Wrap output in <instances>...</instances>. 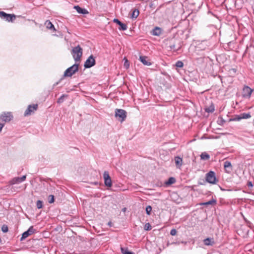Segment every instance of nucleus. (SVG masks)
<instances>
[{"instance_id": "42", "label": "nucleus", "mask_w": 254, "mask_h": 254, "mask_svg": "<svg viewBox=\"0 0 254 254\" xmlns=\"http://www.w3.org/2000/svg\"><path fill=\"white\" fill-rule=\"evenodd\" d=\"M112 222H111V221H110V222H108V225H109V226H110V227H111V226H112Z\"/></svg>"}, {"instance_id": "32", "label": "nucleus", "mask_w": 254, "mask_h": 254, "mask_svg": "<svg viewBox=\"0 0 254 254\" xmlns=\"http://www.w3.org/2000/svg\"><path fill=\"white\" fill-rule=\"evenodd\" d=\"M176 66L178 67H182L184 66V64L182 61H178L176 63Z\"/></svg>"}, {"instance_id": "9", "label": "nucleus", "mask_w": 254, "mask_h": 254, "mask_svg": "<svg viewBox=\"0 0 254 254\" xmlns=\"http://www.w3.org/2000/svg\"><path fill=\"white\" fill-rule=\"evenodd\" d=\"M37 109L38 105L37 104L29 105L24 113V116H27L31 115L32 113H34Z\"/></svg>"}, {"instance_id": "17", "label": "nucleus", "mask_w": 254, "mask_h": 254, "mask_svg": "<svg viewBox=\"0 0 254 254\" xmlns=\"http://www.w3.org/2000/svg\"><path fill=\"white\" fill-rule=\"evenodd\" d=\"M175 162L177 168H180L182 165L183 159L182 158L177 156L175 157Z\"/></svg>"}, {"instance_id": "30", "label": "nucleus", "mask_w": 254, "mask_h": 254, "mask_svg": "<svg viewBox=\"0 0 254 254\" xmlns=\"http://www.w3.org/2000/svg\"><path fill=\"white\" fill-rule=\"evenodd\" d=\"M151 210H152V207L150 205H148L146 206L145 211H146V213L147 215H150Z\"/></svg>"}, {"instance_id": "29", "label": "nucleus", "mask_w": 254, "mask_h": 254, "mask_svg": "<svg viewBox=\"0 0 254 254\" xmlns=\"http://www.w3.org/2000/svg\"><path fill=\"white\" fill-rule=\"evenodd\" d=\"M36 206L37 208L40 209L43 207V202L41 200H38L36 202Z\"/></svg>"}, {"instance_id": "13", "label": "nucleus", "mask_w": 254, "mask_h": 254, "mask_svg": "<svg viewBox=\"0 0 254 254\" xmlns=\"http://www.w3.org/2000/svg\"><path fill=\"white\" fill-rule=\"evenodd\" d=\"M224 167L226 172L227 173H230L232 170L231 163L228 161H226L224 162Z\"/></svg>"}, {"instance_id": "18", "label": "nucleus", "mask_w": 254, "mask_h": 254, "mask_svg": "<svg viewBox=\"0 0 254 254\" xmlns=\"http://www.w3.org/2000/svg\"><path fill=\"white\" fill-rule=\"evenodd\" d=\"M147 57L145 56H140L139 60L142 64L146 65H150L151 63L150 62L147 60Z\"/></svg>"}, {"instance_id": "12", "label": "nucleus", "mask_w": 254, "mask_h": 254, "mask_svg": "<svg viewBox=\"0 0 254 254\" xmlns=\"http://www.w3.org/2000/svg\"><path fill=\"white\" fill-rule=\"evenodd\" d=\"M26 178V175H24L21 177H15L13 178L10 182V185H14L20 183L25 180Z\"/></svg>"}, {"instance_id": "16", "label": "nucleus", "mask_w": 254, "mask_h": 254, "mask_svg": "<svg viewBox=\"0 0 254 254\" xmlns=\"http://www.w3.org/2000/svg\"><path fill=\"white\" fill-rule=\"evenodd\" d=\"M251 117L250 113H242L239 114V120L242 119H247Z\"/></svg>"}, {"instance_id": "25", "label": "nucleus", "mask_w": 254, "mask_h": 254, "mask_svg": "<svg viewBox=\"0 0 254 254\" xmlns=\"http://www.w3.org/2000/svg\"><path fill=\"white\" fill-rule=\"evenodd\" d=\"M200 158L202 160H206L210 158V156L206 152H203L200 155Z\"/></svg>"}, {"instance_id": "34", "label": "nucleus", "mask_w": 254, "mask_h": 254, "mask_svg": "<svg viewBox=\"0 0 254 254\" xmlns=\"http://www.w3.org/2000/svg\"><path fill=\"white\" fill-rule=\"evenodd\" d=\"M1 230L3 233H6L8 231V229L7 225H3L1 227Z\"/></svg>"}, {"instance_id": "7", "label": "nucleus", "mask_w": 254, "mask_h": 254, "mask_svg": "<svg viewBox=\"0 0 254 254\" xmlns=\"http://www.w3.org/2000/svg\"><path fill=\"white\" fill-rule=\"evenodd\" d=\"M13 119V116L10 112H4L0 115V121L9 122Z\"/></svg>"}, {"instance_id": "15", "label": "nucleus", "mask_w": 254, "mask_h": 254, "mask_svg": "<svg viewBox=\"0 0 254 254\" xmlns=\"http://www.w3.org/2000/svg\"><path fill=\"white\" fill-rule=\"evenodd\" d=\"M203 243L206 246H212L215 242L213 238H207L203 240Z\"/></svg>"}, {"instance_id": "33", "label": "nucleus", "mask_w": 254, "mask_h": 254, "mask_svg": "<svg viewBox=\"0 0 254 254\" xmlns=\"http://www.w3.org/2000/svg\"><path fill=\"white\" fill-rule=\"evenodd\" d=\"M55 199H54V196L53 195H50L49 196V202L50 203H52L54 202Z\"/></svg>"}, {"instance_id": "20", "label": "nucleus", "mask_w": 254, "mask_h": 254, "mask_svg": "<svg viewBox=\"0 0 254 254\" xmlns=\"http://www.w3.org/2000/svg\"><path fill=\"white\" fill-rule=\"evenodd\" d=\"M46 27L49 29H53V31H56L54 25L49 20H47L45 22Z\"/></svg>"}, {"instance_id": "38", "label": "nucleus", "mask_w": 254, "mask_h": 254, "mask_svg": "<svg viewBox=\"0 0 254 254\" xmlns=\"http://www.w3.org/2000/svg\"><path fill=\"white\" fill-rule=\"evenodd\" d=\"M113 22L117 23L118 25L120 24V23H121V22L117 18L114 19Z\"/></svg>"}, {"instance_id": "23", "label": "nucleus", "mask_w": 254, "mask_h": 254, "mask_svg": "<svg viewBox=\"0 0 254 254\" xmlns=\"http://www.w3.org/2000/svg\"><path fill=\"white\" fill-rule=\"evenodd\" d=\"M139 13V10L137 9H134L132 12L131 17L132 19H135L138 17Z\"/></svg>"}, {"instance_id": "14", "label": "nucleus", "mask_w": 254, "mask_h": 254, "mask_svg": "<svg viewBox=\"0 0 254 254\" xmlns=\"http://www.w3.org/2000/svg\"><path fill=\"white\" fill-rule=\"evenodd\" d=\"M74 8L76 10L78 13L80 14H87L88 11L84 8H82L78 5H75L74 6Z\"/></svg>"}, {"instance_id": "43", "label": "nucleus", "mask_w": 254, "mask_h": 254, "mask_svg": "<svg viewBox=\"0 0 254 254\" xmlns=\"http://www.w3.org/2000/svg\"><path fill=\"white\" fill-rule=\"evenodd\" d=\"M1 11H0V12H1Z\"/></svg>"}, {"instance_id": "37", "label": "nucleus", "mask_w": 254, "mask_h": 254, "mask_svg": "<svg viewBox=\"0 0 254 254\" xmlns=\"http://www.w3.org/2000/svg\"><path fill=\"white\" fill-rule=\"evenodd\" d=\"M124 66L127 68L129 67V63H128V61L127 60V59H126L125 62L124 63Z\"/></svg>"}, {"instance_id": "21", "label": "nucleus", "mask_w": 254, "mask_h": 254, "mask_svg": "<svg viewBox=\"0 0 254 254\" xmlns=\"http://www.w3.org/2000/svg\"><path fill=\"white\" fill-rule=\"evenodd\" d=\"M176 179L175 178L170 177V178H169L168 180L165 182V185L166 186H169V185L174 184L176 182Z\"/></svg>"}, {"instance_id": "1", "label": "nucleus", "mask_w": 254, "mask_h": 254, "mask_svg": "<svg viewBox=\"0 0 254 254\" xmlns=\"http://www.w3.org/2000/svg\"><path fill=\"white\" fill-rule=\"evenodd\" d=\"M71 54L74 61L77 62L80 61L82 55V49L79 45L73 48L71 51Z\"/></svg>"}, {"instance_id": "28", "label": "nucleus", "mask_w": 254, "mask_h": 254, "mask_svg": "<svg viewBox=\"0 0 254 254\" xmlns=\"http://www.w3.org/2000/svg\"><path fill=\"white\" fill-rule=\"evenodd\" d=\"M65 97H67V95H65V94H63L62 95L58 100L57 101V103L58 104H61L64 101V98Z\"/></svg>"}, {"instance_id": "10", "label": "nucleus", "mask_w": 254, "mask_h": 254, "mask_svg": "<svg viewBox=\"0 0 254 254\" xmlns=\"http://www.w3.org/2000/svg\"><path fill=\"white\" fill-rule=\"evenodd\" d=\"M103 178L105 186L108 187H111L112 186V183L108 171H105L104 172Z\"/></svg>"}, {"instance_id": "39", "label": "nucleus", "mask_w": 254, "mask_h": 254, "mask_svg": "<svg viewBox=\"0 0 254 254\" xmlns=\"http://www.w3.org/2000/svg\"><path fill=\"white\" fill-rule=\"evenodd\" d=\"M247 186L249 188H252L253 186L252 182H248L247 183Z\"/></svg>"}, {"instance_id": "19", "label": "nucleus", "mask_w": 254, "mask_h": 254, "mask_svg": "<svg viewBox=\"0 0 254 254\" xmlns=\"http://www.w3.org/2000/svg\"><path fill=\"white\" fill-rule=\"evenodd\" d=\"M153 35L159 36L161 34V29L158 27H156L152 32Z\"/></svg>"}, {"instance_id": "27", "label": "nucleus", "mask_w": 254, "mask_h": 254, "mask_svg": "<svg viewBox=\"0 0 254 254\" xmlns=\"http://www.w3.org/2000/svg\"><path fill=\"white\" fill-rule=\"evenodd\" d=\"M119 25L120 26V27L119 28L120 30L125 31L127 29V27L126 24L121 22Z\"/></svg>"}, {"instance_id": "24", "label": "nucleus", "mask_w": 254, "mask_h": 254, "mask_svg": "<svg viewBox=\"0 0 254 254\" xmlns=\"http://www.w3.org/2000/svg\"><path fill=\"white\" fill-rule=\"evenodd\" d=\"M216 203V200L214 199L207 201L206 202L202 203L201 204L203 205H214Z\"/></svg>"}, {"instance_id": "26", "label": "nucleus", "mask_w": 254, "mask_h": 254, "mask_svg": "<svg viewBox=\"0 0 254 254\" xmlns=\"http://www.w3.org/2000/svg\"><path fill=\"white\" fill-rule=\"evenodd\" d=\"M121 252L123 254H134L133 253L128 251L127 248H121Z\"/></svg>"}, {"instance_id": "6", "label": "nucleus", "mask_w": 254, "mask_h": 254, "mask_svg": "<svg viewBox=\"0 0 254 254\" xmlns=\"http://www.w3.org/2000/svg\"><path fill=\"white\" fill-rule=\"evenodd\" d=\"M96 64L95 60L93 55L90 56L85 61L84 66L86 68H89L94 66Z\"/></svg>"}, {"instance_id": "31", "label": "nucleus", "mask_w": 254, "mask_h": 254, "mask_svg": "<svg viewBox=\"0 0 254 254\" xmlns=\"http://www.w3.org/2000/svg\"><path fill=\"white\" fill-rule=\"evenodd\" d=\"M144 229L146 231L150 230L151 229V225L149 223H146L144 225Z\"/></svg>"}, {"instance_id": "36", "label": "nucleus", "mask_w": 254, "mask_h": 254, "mask_svg": "<svg viewBox=\"0 0 254 254\" xmlns=\"http://www.w3.org/2000/svg\"><path fill=\"white\" fill-rule=\"evenodd\" d=\"M177 230L175 229H172L170 231V235L172 236H175L177 234Z\"/></svg>"}, {"instance_id": "8", "label": "nucleus", "mask_w": 254, "mask_h": 254, "mask_svg": "<svg viewBox=\"0 0 254 254\" xmlns=\"http://www.w3.org/2000/svg\"><path fill=\"white\" fill-rule=\"evenodd\" d=\"M253 90L248 86H245L242 92V96L245 98H250Z\"/></svg>"}, {"instance_id": "11", "label": "nucleus", "mask_w": 254, "mask_h": 254, "mask_svg": "<svg viewBox=\"0 0 254 254\" xmlns=\"http://www.w3.org/2000/svg\"><path fill=\"white\" fill-rule=\"evenodd\" d=\"M35 232V230L34 229L33 226H31L30 228L28 229L27 231L24 232L22 235V237L20 238V241H23L24 239H25L26 238H27L29 236L31 235L33 233H34Z\"/></svg>"}, {"instance_id": "3", "label": "nucleus", "mask_w": 254, "mask_h": 254, "mask_svg": "<svg viewBox=\"0 0 254 254\" xmlns=\"http://www.w3.org/2000/svg\"><path fill=\"white\" fill-rule=\"evenodd\" d=\"M205 179L208 183L212 184H215L218 182L215 176V173L212 171H209L206 174Z\"/></svg>"}, {"instance_id": "40", "label": "nucleus", "mask_w": 254, "mask_h": 254, "mask_svg": "<svg viewBox=\"0 0 254 254\" xmlns=\"http://www.w3.org/2000/svg\"><path fill=\"white\" fill-rule=\"evenodd\" d=\"M240 214H241V215L242 217H243V218L244 219V220L246 222H247V219H246V217H245V216L244 215L243 213L242 212H240Z\"/></svg>"}, {"instance_id": "2", "label": "nucleus", "mask_w": 254, "mask_h": 254, "mask_svg": "<svg viewBox=\"0 0 254 254\" xmlns=\"http://www.w3.org/2000/svg\"><path fill=\"white\" fill-rule=\"evenodd\" d=\"M78 70V64H74L68 67L64 72V76L65 77H70Z\"/></svg>"}, {"instance_id": "22", "label": "nucleus", "mask_w": 254, "mask_h": 254, "mask_svg": "<svg viewBox=\"0 0 254 254\" xmlns=\"http://www.w3.org/2000/svg\"><path fill=\"white\" fill-rule=\"evenodd\" d=\"M215 110L214 106L211 104L210 106L207 107L205 108V111L207 113H213Z\"/></svg>"}, {"instance_id": "41", "label": "nucleus", "mask_w": 254, "mask_h": 254, "mask_svg": "<svg viewBox=\"0 0 254 254\" xmlns=\"http://www.w3.org/2000/svg\"><path fill=\"white\" fill-rule=\"evenodd\" d=\"M4 126V124L0 123V132L1 131Z\"/></svg>"}, {"instance_id": "4", "label": "nucleus", "mask_w": 254, "mask_h": 254, "mask_svg": "<svg viewBox=\"0 0 254 254\" xmlns=\"http://www.w3.org/2000/svg\"><path fill=\"white\" fill-rule=\"evenodd\" d=\"M115 117L119 118L118 120L121 122H123L127 118V112L123 109H116Z\"/></svg>"}, {"instance_id": "5", "label": "nucleus", "mask_w": 254, "mask_h": 254, "mask_svg": "<svg viewBox=\"0 0 254 254\" xmlns=\"http://www.w3.org/2000/svg\"><path fill=\"white\" fill-rule=\"evenodd\" d=\"M0 17L4 19L8 22H13L16 18V16L14 14H7L4 11L0 12Z\"/></svg>"}, {"instance_id": "35", "label": "nucleus", "mask_w": 254, "mask_h": 254, "mask_svg": "<svg viewBox=\"0 0 254 254\" xmlns=\"http://www.w3.org/2000/svg\"><path fill=\"white\" fill-rule=\"evenodd\" d=\"M170 48L175 51H178L179 49L180 48V46L178 47V48H176L175 45L174 44H173L170 45Z\"/></svg>"}]
</instances>
